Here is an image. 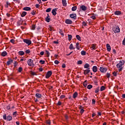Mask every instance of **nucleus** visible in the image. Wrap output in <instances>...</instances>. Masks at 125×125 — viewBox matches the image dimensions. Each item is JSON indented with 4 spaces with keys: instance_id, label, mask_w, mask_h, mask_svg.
I'll return each mask as SVG.
<instances>
[{
    "instance_id": "26",
    "label": "nucleus",
    "mask_w": 125,
    "mask_h": 125,
    "mask_svg": "<svg viewBox=\"0 0 125 125\" xmlns=\"http://www.w3.org/2000/svg\"><path fill=\"white\" fill-rule=\"evenodd\" d=\"M19 54L20 55H24V54H25V53L23 51H20L19 52Z\"/></svg>"
},
{
    "instance_id": "25",
    "label": "nucleus",
    "mask_w": 125,
    "mask_h": 125,
    "mask_svg": "<svg viewBox=\"0 0 125 125\" xmlns=\"http://www.w3.org/2000/svg\"><path fill=\"white\" fill-rule=\"evenodd\" d=\"M27 15V12H23L21 15V17H24V16H26Z\"/></svg>"
},
{
    "instance_id": "47",
    "label": "nucleus",
    "mask_w": 125,
    "mask_h": 125,
    "mask_svg": "<svg viewBox=\"0 0 125 125\" xmlns=\"http://www.w3.org/2000/svg\"><path fill=\"white\" fill-rule=\"evenodd\" d=\"M3 118L4 119V120H7V118H6V114H4L3 116Z\"/></svg>"
},
{
    "instance_id": "50",
    "label": "nucleus",
    "mask_w": 125,
    "mask_h": 125,
    "mask_svg": "<svg viewBox=\"0 0 125 125\" xmlns=\"http://www.w3.org/2000/svg\"><path fill=\"white\" fill-rule=\"evenodd\" d=\"M10 42H12V43H14V42H15V40H14V39H11L10 40Z\"/></svg>"
},
{
    "instance_id": "60",
    "label": "nucleus",
    "mask_w": 125,
    "mask_h": 125,
    "mask_svg": "<svg viewBox=\"0 0 125 125\" xmlns=\"http://www.w3.org/2000/svg\"><path fill=\"white\" fill-rule=\"evenodd\" d=\"M31 74L32 75V76H35V75H36V73L34 72H32Z\"/></svg>"
},
{
    "instance_id": "54",
    "label": "nucleus",
    "mask_w": 125,
    "mask_h": 125,
    "mask_svg": "<svg viewBox=\"0 0 125 125\" xmlns=\"http://www.w3.org/2000/svg\"><path fill=\"white\" fill-rule=\"evenodd\" d=\"M79 109H80V110H83V106L82 105H80Z\"/></svg>"
},
{
    "instance_id": "64",
    "label": "nucleus",
    "mask_w": 125,
    "mask_h": 125,
    "mask_svg": "<svg viewBox=\"0 0 125 125\" xmlns=\"http://www.w3.org/2000/svg\"><path fill=\"white\" fill-rule=\"evenodd\" d=\"M123 98H125V94L122 95Z\"/></svg>"
},
{
    "instance_id": "15",
    "label": "nucleus",
    "mask_w": 125,
    "mask_h": 125,
    "mask_svg": "<svg viewBox=\"0 0 125 125\" xmlns=\"http://www.w3.org/2000/svg\"><path fill=\"white\" fill-rule=\"evenodd\" d=\"M92 70L94 73H96V72H97V66H94L92 68Z\"/></svg>"
},
{
    "instance_id": "63",
    "label": "nucleus",
    "mask_w": 125,
    "mask_h": 125,
    "mask_svg": "<svg viewBox=\"0 0 125 125\" xmlns=\"http://www.w3.org/2000/svg\"><path fill=\"white\" fill-rule=\"evenodd\" d=\"M113 75L115 76H117V72H113Z\"/></svg>"
},
{
    "instance_id": "11",
    "label": "nucleus",
    "mask_w": 125,
    "mask_h": 125,
    "mask_svg": "<svg viewBox=\"0 0 125 125\" xmlns=\"http://www.w3.org/2000/svg\"><path fill=\"white\" fill-rule=\"evenodd\" d=\"M47 17L45 18V21H46V22H47L48 23H49V22H50V18H49V15L48 14H47Z\"/></svg>"
},
{
    "instance_id": "22",
    "label": "nucleus",
    "mask_w": 125,
    "mask_h": 125,
    "mask_svg": "<svg viewBox=\"0 0 125 125\" xmlns=\"http://www.w3.org/2000/svg\"><path fill=\"white\" fill-rule=\"evenodd\" d=\"M84 68H85V69H89V64L88 63L85 64Z\"/></svg>"
},
{
    "instance_id": "44",
    "label": "nucleus",
    "mask_w": 125,
    "mask_h": 125,
    "mask_svg": "<svg viewBox=\"0 0 125 125\" xmlns=\"http://www.w3.org/2000/svg\"><path fill=\"white\" fill-rule=\"evenodd\" d=\"M54 63L55 64H56V65H58V64H59V62L57 60H55Z\"/></svg>"
},
{
    "instance_id": "56",
    "label": "nucleus",
    "mask_w": 125,
    "mask_h": 125,
    "mask_svg": "<svg viewBox=\"0 0 125 125\" xmlns=\"http://www.w3.org/2000/svg\"><path fill=\"white\" fill-rule=\"evenodd\" d=\"M91 18H92V19H93V20H95V19H96V17L94 16H92V17H91Z\"/></svg>"
},
{
    "instance_id": "18",
    "label": "nucleus",
    "mask_w": 125,
    "mask_h": 125,
    "mask_svg": "<svg viewBox=\"0 0 125 125\" xmlns=\"http://www.w3.org/2000/svg\"><path fill=\"white\" fill-rule=\"evenodd\" d=\"M1 55L3 57L6 56V55H7V53L6 51H3L1 53Z\"/></svg>"
},
{
    "instance_id": "53",
    "label": "nucleus",
    "mask_w": 125,
    "mask_h": 125,
    "mask_svg": "<svg viewBox=\"0 0 125 125\" xmlns=\"http://www.w3.org/2000/svg\"><path fill=\"white\" fill-rule=\"evenodd\" d=\"M84 112V110H83V109H81L80 110V113L81 114H83Z\"/></svg>"
},
{
    "instance_id": "52",
    "label": "nucleus",
    "mask_w": 125,
    "mask_h": 125,
    "mask_svg": "<svg viewBox=\"0 0 125 125\" xmlns=\"http://www.w3.org/2000/svg\"><path fill=\"white\" fill-rule=\"evenodd\" d=\"M17 64H18V62H17L15 61L14 62V66H15V67H16V66H17Z\"/></svg>"
},
{
    "instance_id": "24",
    "label": "nucleus",
    "mask_w": 125,
    "mask_h": 125,
    "mask_svg": "<svg viewBox=\"0 0 125 125\" xmlns=\"http://www.w3.org/2000/svg\"><path fill=\"white\" fill-rule=\"evenodd\" d=\"M12 120V117L11 116H8L7 117V121H11Z\"/></svg>"
},
{
    "instance_id": "4",
    "label": "nucleus",
    "mask_w": 125,
    "mask_h": 125,
    "mask_svg": "<svg viewBox=\"0 0 125 125\" xmlns=\"http://www.w3.org/2000/svg\"><path fill=\"white\" fill-rule=\"evenodd\" d=\"M114 33H120V27L115 26L113 28Z\"/></svg>"
},
{
    "instance_id": "32",
    "label": "nucleus",
    "mask_w": 125,
    "mask_h": 125,
    "mask_svg": "<svg viewBox=\"0 0 125 125\" xmlns=\"http://www.w3.org/2000/svg\"><path fill=\"white\" fill-rule=\"evenodd\" d=\"M87 88H88V89H91V88H92V85L91 84L88 85Z\"/></svg>"
},
{
    "instance_id": "35",
    "label": "nucleus",
    "mask_w": 125,
    "mask_h": 125,
    "mask_svg": "<svg viewBox=\"0 0 125 125\" xmlns=\"http://www.w3.org/2000/svg\"><path fill=\"white\" fill-rule=\"evenodd\" d=\"M105 89V86H102L101 87V91H103V90H104Z\"/></svg>"
},
{
    "instance_id": "6",
    "label": "nucleus",
    "mask_w": 125,
    "mask_h": 125,
    "mask_svg": "<svg viewBox=\"0 0 125 125\" xmlns=\"http://www.w3.org/2000/svg\"><path fill=\"white\" fill-rule=\"evenodd\" d=\"M51 75H52V72L51 71H48L45 76L46 79H48Z\"/></svg>"
},
{
    "instance_id": "29",
    "label": "nucleus",
    "mask_w": 125,
    "mask_h": 125,
    "mask_svg": "<svg viewBox=\"0 0 125 125\" xmlns=\"http://www.w3.org/2000/svg\"><path fill=\"white\" fill-rule=\"evenodd\" d=\"M69 49H71V50H72V49H75V48H74V46H73L72 43L70 44L69 46Z\"/></svg>"
},
{
    "instance_id": "59",
    "label": "nucleus",
    "mask_w": 125,
    "mask_h": 125,
    "mask_svg": "<svg viewBox=\"0 0 125 125\" xmlns=\"http://www.w3.org/2000/svg\"><path fill=\"white\" fill-rule=\"evenodd\" d=\"M83 100H84V101H86V100H87V97H84L83 98Z\"/></svg>"
},
{
    "instance_id": "34",
    "label": "nucleus",
    "mask_w": 125,
    "mask_h": 125,
    "mask_svg": "<svg viewBox=\"0 0 125 125\" xmlns=\"http://www.w3.org/2000/svg\"><path fill=\"white\" fill-rule=\"evenodd\" d=\"M39 63H41V65H42V64H44V63H45V61H42V60H40L39 62Z\"/></svg>"
},
{
    "instance_id": "30",
    "label": "nucleus",
    "mask_w": 125,
    "mask_h": 125,
    "mask_svg": "<svg viewBox=\"0 0 125 125\" xmlns=\"http://www.w3.org/2000/svg\"><path fill=\"white\" fill-rule=\"evenodd\" d=\"M8 5H10V3L8 2H6V4L5 5V7H6V8H8Z\"/></svg>"
},
{
    "instance_id": "31",
    "label": "nucleus",
    "mask_w": 125,
    "mask_h": 125,
    "mask_svg": "<svg viewBox=\"0 0 125 125\" xmlns=\"http://www.w3.org/2000/svg\"><path fill=\"white\" fill-rule=\"evenodd\" d=\"M72 11H76L77 10V6H75L72 8Z\"/></svg>"
},
{
    "instance_id": "19",
    "label": "nucleus",
    "mask_w": 125,
    "mask_h": 125,
    "mask_svg": "<svg viewBox=\"0 0 125 125\" xmlns=\"http://www.w3.org/2000/svg\"><path fill=\"white\" fill-rule=\"evenodd\" d=\"M62 2L63 6H66V5H67V1L66 0H62Z\"/></svg>"
},
{
    "instance_id": "57",
    "label": "nucleus",
    "mask_w": 125,
    "mask_h": 125,
    "mask_svg": "<svg viewBox=\"0 0 125 125\" xmlns=\"http://www.w3.org/2000/svg\"><path fill=\"white\" fill-rule=\"evenodd\" d=\"M92 104H95V100L93 99L92 100Z\"/></svg>"
},
{
    "instance_id": "3",
    "label": "nucleus",
    "mask_w": 125,
    "mask_h": 125,
    "mask_svg": "<svg viewBox=\"0 0 125 125\" xmlns=\"http://www.w3.org/2000/svg\"><path fill=\"white\" fill-rule=\"evenodd\" d=\"M24 42L26 43L28 45H30L32 43V41L28 39H23Z\"/></svg>"
},
{
    "instance_id": "42",
    "label": "nucleus",
    "mask_w": 125,
    "mask_h": 125,
    "mask_svg": "<svg viewBox=\"0 0 125 125\" xmlns=\"http://www.w3.org/2000/svg\"><path fill=\"white\" fill-rule=\"evenodd\" d=\"M110 76H111V75L109 73H108V72H107V73H106V77H107V78H110Z\"/></svg>"
},
{
    "instance_id": "27",
    "label": "nucleus",
    "mask_w": 125,
    "mask_h": 125,
    "mask_svg": "<svg viewBox=\"0 0 125 125\" xmlns=\"http://www.w3.org/2000/svg\"><path fill=\"white\" fill-rule=\"evenodd\" d=\"M45 53H46V54L47 55V57H49V55H50V53H49V52L47 50H45Z\"/></svg>"
},
{
    "instance_id": "8",
    "label": "nucleus",
    "mask_w": 125,
    "mask_h": 125,
    "mask_svg": "<svg viewBox=\"0 0 125 125\" xmlns=\"http://www.w3.org/2000/svg\"><path fill=\"white\" fill-rule=\"evenodd\" d=\"M80 9L83 10V11H85L86 10V7L84 5L80 6Z\"/></svg>"
},
{
    "instance_id": "49",
    "label": "nucleus",
    "mask_w": 125,
    "mask_h": 125,
    "mask_svg": "<svg viewBox=\"0 0 125 125\" xmlns=\"http://www.w3.org/2000/svg\"><path fill=\"white\" fill-rule=\"evenodd\" d=\"M19 73H21V72H22V67H19Z\"/></svg>"
},
{
    "instance_id": "9",
    "label": "nucleus",
    "mask_w": 125,
    "mask_h": 125,
    "mask_svg": "<svg viewBox=\"0 0 125 125\" xmlns=\"http://www.w3.org/2000/svg\"><path fill=\"white\" fill-rule=\"evenodd\" d=\"M70 17H71V18H73V19H76V18H77V15L76 14H70Z\"/></svg>"
},
{
    "instance_id": "43",
    "label": "nucleus",
    "mask_w": 125,
    "mask_h": 125,
    "mask_svg": "<svg viewBox=\"0 0 125 125\" xmlns=\"http://www.w3.org/2000/svg\"><path fill=\"white\" fill-rule=\"evenodd\" d=\"M46 124H47V125H50L51 123H50V120H47L46 121Z\"/></svg>"
},
{
    "instance_id": "13",
    "label": "nucleus",
    "mask_w": 125,
    "mask_h": 125,
    "mask_svg": "<svg viewBox=\"0 0 125 125\" xmlns=\"http://www.w3.org/2000/svg\"><path fill=\"white\" fill-rule=\"evenodd\" d=\"M13 62V60H12L11 59H9V61L7 62V65H9L11 63Z\"/></svg>"
},
{
    "instance_id": "39",
    "label": "nucleus",
    "mask_w": 125,
    "mask_h": 125,
    "mask_svg": "<svg viewBox=\"0 0 125 125\" xmlns=\"http://www.w3.org/2000/svg\"><path fill=\"white\" fill-rule=\"evenodd\" d=\"M31 53V51H30V50H26L25 51V53H26L27 54H29V53Z\"/></svg>"
},
{
    "instance_id": "45",
    "label": "nucleus",
    "mask_w": 125,
    "mask_h": 125,
    "mask_svg": "<svg viewBox=\"0 0 125 125\" xmlns=\"http://www.w3.org/2000/svg\"><path fill=\"white\" fill-rule=\"evenodd\" d=\"M60 98H61V99H63L65 98V96H64V95H62L60 96Z\"/></svg>"
},
{
    "instance_id": "14",
    "label": "nucleus",
    "mask_w": 125,
    "mask_h": 125,
    "mask_svg": "<svg viewBox=\"0 0 125 125\" xmlns=\"http://www.w3.org/2000/svg\"><path fill=\"white\" fill-rule=\"evenodd\" d=\"M35 96L37 98H42V94H41L40 93H36V95H35Z\"/></svg>"
},
{
    "instance_id": "46",
    "label": "nucleus",
    "mask_w": 125,
    "mask_h": 125,
    "mask_svg": "<svg viewBox=\"0 0 125 125\" xmlns=\"http://www.w3.org/2000/svg\"><path fill=\"white\" fill-rule=\"evenodd\" d=\"M98 92H99V88H97L95 90V93H98Z\"/></svg>"
},
{
    "instance_id": "37",
    "label": "nucleus",
    "mask_w": 125,
    "mask_h": 125,
    "mask_svg": "<svg viewBox=\"0 0 125 125\" xmlns=\"http://www.w3.org/2000/svg\"><path fill=\"white\" fill-rule=\"evenodd\" d=\"M68 40L71 41V40H72V35H68Z\"/></svg>"
},
{
    "instance_id": "28",
    "label": "nucleus",
    "mask_w": 125,
    "mask_h": 125,
    "mask_svg": "<svg viewBox=\"0 0 125 125\" xmlns=\"http://www.w3.org/2000/svg\"><path fill=\"white\" fill-rule=\"evenodd\" d=\"M86 54V52H85V51L84 50H83L81 51V55H83V56H84Z\"/></svg>"
},
{
    "instance_id": "1",
    "label": "nucleus",
    "mask_w": 125,
    "mask_h": 125,
    "mask_svg": "<svg viewBox=\"0 0 125 125\" xmlns=\"http://www.w3.org/2000/svg\"><path fill=\"white\" fill-rule=\"evenodd\" d=\"M124 64H125V61L122 60V61H120V62L117 64V67L118 68V69H119V71L120 72H121V71L123 70V67H122V66Z\"/></svg>"
},
{
    "instance_id": "41",
    "label": "nucleus",
    "mask_w": 125,
    "mask_h": 125,
    "mask_svg": "<svg viewBox=\"0 0 125 125\" xmlns=\"http://www.w3.org/2000/svg\"><path fill=\"white\" fill-rule=\"evenodd\" d=\"M77 64H79L80 65L83 64V61H79L78 62H77Z\"/></svg>"
},
{
    "instance_id": "62",
    "label": "nucleus",
    "mask_w": 125,
    "mask_h": 125,
    "mask_svg": "<svg viewBox=\"0 0 125 125\" xmlns=\"http://www.w3.org/2000/svg\"><path fill=\"white\" fill-rule=\"evenodd\" d=\"M62 67L63 68H65V67H66V64H62Z\"/></svg>"
},
{
    "instance_id": "2",
    "label": "nucleus",
    "mask_w": 125,
    "mask_h": 125,
    "mask_svg": "<svg viewBox=\"0 0 125 125\" xmlns=\"http://www.w3.org/2000/svg\"><path fill=\"white\" fill-rule=\"evenodd\" d=\"M27 64L28 66H33V65H34V61L31 59H29L27 61Z\"/></svg>"
},
{
    "instance_id": "7",
    "label": "nucleus",
    "mask_w": 125,
    "mask_h": 125,
    "mask_svg": "<svg viewBox=\"0 0 125 125\" xmlns=\"http://www.w3.org/2000/svg\"><path fill=\"white\" fill-rule=\"evenodd\" d=\"M65 22L66 24H71L73 23V21H72L71 20H69V19L66 20Z\"/></svg>"
},
{
    "instance_id": "21",
    "label": "nucleus",
    "mask_w": 125,
    "mask_h": 125,
    "mask_svg": "<svg viewBox=\"0 0 125 125\" xmlns=\"http://www.w3.org/2000/svg\"><path fill=\"white\" fill-rule=\"evenodd\" d=\"M115 15H121V11H116V12H114Z\"/></svg>"
},
{
    "instance_id": "51",
    "label": "nucleus",
    "mask_w": 125,
    "mask_h": 125,
    "mask_svg": "<svg viewBox=\"0 0 125 125\" xmlns=\"http://www.w3.org/2000/svg\"><path fill=\"white\" fill-rule=\"evenodd\" d=\"M83 85H84V86L85 87H86V86L87 85V84L86 83V81H85V82L83 83Z\"/></svg>"
},
{
    "instance_id": "55",
    "label": "nucleus",
    "mask_w": 125,
    "mask_h": 125,
    "mask_svg": "<svg viewBox=\"0 0 125 125\" xmlns=\"http://www.w3.org/2000/svg\"><path fill=\"white\" fill-rule=\"evenodd\" d=\"M35 6L36 8H39V7H40V5L39 4H36Z\"/></svg>"
},
{
    "instance_id": "20",
    "label": "nucleus",
    "mask_w": 125,
    "mask_h": 125,
    "mask_svg": "<svg viewBox=\"0 0 125 125\" xmlns=\"http://www.w3.org/2000/svg\"><path fill=\"white\" fill-rule=\"evenodd\" d=\"M91 48L94 50L95 49H96V44H92L91 45Z\"/></svg>"
},
{
    "instance_id": "17",
    "label": "nucleus",
    "mask_w": 125,
    "mask_h": 125,
    "mask_svg": "<svg viewBox=\"0 0 125 125\" xmlns=\"http://www.w3.org/2000/svg\"><path fill=\"white\" fill-rule=\"evenodd\" d=\"M23 10H25L26 11H29V10H31V8L29 7H25L23 8Z\"/></svg>"
},
{
    "instance_id": "33",
    "label": "nucleus",
    "mask_w": 125,
    "mask_h": 125,
    "mask_svg": "<svg viewBox=\"0 0 125 125\" xmlns=\"http://www.w3.org/2000/svg\"><path fill=\"white\" fill-rule=\"evenodd\" d=\"M76 39L78 40V41H82V39H81V37L80 35H76Z\"/></svg>"
},
{
    "instance_id": "58",
    "label": "nucleus",
    "mask_w": 125,
    "mask_h": 125,
    "mask_svg": "<svg viewBox=\"0 0 125 125\" xmlns=\"http://www.w3.org/2000/svg\"><path fill=\"white\" fill-rule=\"evenodd\" d=\"M43 54H44V52H43V51H42V52L40 53V55H43Z\"/></svg>"
},
{
    "instance_id": "5",
    "label": "nucleus",
    "mask_w": 125,
    "mask_h": 125,
    "mask_svg": "<svg viewBox=\"0 0 125 125\" xmlns=\"http://www.w3.org/2000/svg\"><path fill=\"white\" fill-rule=\"evenodd\" d=\"M108 69L107 68H104L103 67H101L100 68V71L101 73H106Z\"/></svg>"
},
{
    "instance_id": "48",
    "label": "nucleus",
    "mask_w": 125,
    "mask_h": 125,
    "mask_svg": "<svg viewBox=\"0 0 125 125\" xmlns=\"http://www.w3.org/2000/svg\"><path fill=\"white\" fill-rule=\"evenodd\" d=\"M82 24L83 25V26H87V25L86 24V22H85V21H83L82 23Z\"/></svg>"
},
{
    "instance_id": "36",
    "label": "nucleus",
    "mask_w": 125,
    "mask_h": 125,
    "mask_svg": "<svg viewBox=\"0 0 125 125\" xmlns=\"http://www.w3.org/2000/svg\"><path fill=\"white\" fill-rule=\"evenodd\" d=\"M51 11V8H47L46 10V12H50Z\"/></svg>"
},
{
    "instance_id": "38",
    "label": "nucleus",
    "mask_w": 125,
    "mask_h": 125,
    "mask_svg": "<svg viewBox=\"0 0 125 125\" xmlns=\"http://www.w3.org/2000/svg\"><path fill=\"white\" fill-rule=\"evenodd\" d=\"M36 29V25L35 24H33L32 25L31 30H35Z\"/></svg>"
},
{
    "instance_id": "10",
    "label": "nucleus",
    "mask_w": 125,
    "mask_h": 125,
    "mask_svg": "<svg viewBox=\"0 0 125 125\" xmlns=\"http://www.w3.org/2000/svg\"><path fill=\"white\" fill-rule=\"evenodd\" d=\"M56 11H57V9H56V8L53 9L52 10V13L53 15H54V16H55V15H56V14H57Z\"/></svg>"
},
{
    "instance_id": "40",
    "label": "nucleus",
    "mask_w": 125,
    "mask_h": 125,
    "mask_svg": "<svg viewBox=\"0 0 125 125\" xmlns=\"http://www.w3.org/2000/svg\"><path fill=\"white\" fill-rule=\"evenodd\" d=\"M17 115V111H15L13 112V115L14 116V117H16Z\"/></svg>"
},
{
    "instance_id": "61",
    "label": "nucleus",
    "mask_w": 125,
    "mask_h": 125,
    "mask_svg": "<svg viewBox=\"0 0 125 125\" xmlns=\"http://www.w3.org/2000/svg\"><path fill=\"white\" fill-rule=\"evenodd\" d=\"M123 44L124 45H125V38H124V40L123 41Z\"/></svg>"
},
{
    "instance_id": "12",
    "label": "nucleus",
    "mask_w": 125,
    "mask_h": 125,
    "mask_svg": "<svg viewBox=\"0 0 125 125\" xmlns=\"http://www.w3.org/2000/svg\"><path fill=\"white\" fill-rule=\"evenodd\" d=\"M89 72H90V68H88L87 69L84 70V74L87 75Z\"/></svg>"
},
{
    "instance_id": "23",
    "label": "nucleus",
    "mask_w": 125,
    "mask_h": 125,
    "mask_svg": "<svg viewBox=\"0 0 125 125\" xmlns=\"http://www.w3.org/2000/svg\"><path fill=\"white\" fill-rule=\"evenodd\" d=\"M77 96H78V92H75L73 95V98H77Z\"/></svg>"
},
{
    "instance_id": "16",
    "label": "nucleus",
    "mask_w": 125,
    "mask_h": 125,
    "mask_svg": "<svg viewBox=\"0 0 125 125\" xmlns=\"http://www.w3.org/2000/svg\"><path fill=\"white\" fill-rule=\"evenodd\" d=\"M106 48L107 51H111V46H110V44H106Z\"/></svg>"
}]
</instances>
